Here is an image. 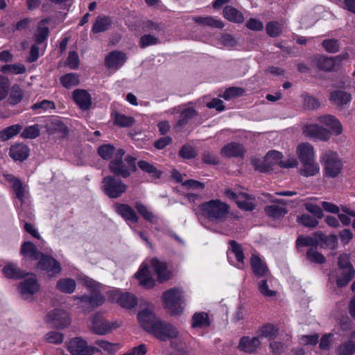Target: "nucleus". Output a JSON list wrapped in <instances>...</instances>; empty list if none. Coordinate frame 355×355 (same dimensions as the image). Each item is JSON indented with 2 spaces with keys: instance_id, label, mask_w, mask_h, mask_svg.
Segmentation results:
<instances>
[{
  "instance_id": "2",
  "label": "nucleus",
  "mask_w": 355,
  "mask_h": 355,
  "mask_svg": "<svg viewBox=\"0 0 355 355\" xmlns=\"http://www.w3.org/2000/svg\"><path fill=\"white\" fill-rule=\"evenodd\" d=\"M3 177L12 188L15 205L19 211V214L21 216L22 211L28 209L31 204L29 188L27 184L11 174L5 173L3 174Z\"/></svg>"
},
{
  "instance_id": "12",
  "label": "nucleus",
  "mask_w": 355,
  "mask_h": 355,
  "mask_svg": "<svg viewBox=\"0 0 355 355\" xmlns=\"http://www.w3.org/2000/svg\"><path fill=\"white\" fill-rule=\"evenodd\" d=\"M282 158V155L281 153L271 150L266 154L261 162L258 160L254 162V166L256 170L262 173H267L273 170L276 165L280 166Z\"/></svg>"
},
{
  "instance_id": "59",
  "label": "nucleus",
  "mask_w": 355,
  "mask_h": 355,
  "mask_svg": "<svg viewBox=\"0 0 355 355\" xmlns=\"http://www.w3.org/2000/svg\"><path fill=\"white\" fill-rule=\"evenodd\" d=\"M114 120V123L120 127H129L134 123L132 117L119 113L115 114Z\"/></svg>"
},
{
  "instance_id": "5",
  "label": "nucleus",
  "mask_w": 355,
  "mask_h": 355,
  "mask_svg": "<svg viewBox=\"0 0 355 355\" xmlns=\"http://www.w3.org/2000/svg\"><path fill=\"white\" fill-rule=\"evenodd\" d=\"M338 269L336 271V284L342 288L348 284L354 277L355 271L349 262V256L347 254H340L338 261Z\"/></svg>"
},
{
  "instance_id": "44",
  "label": "nucleus",
  "mask_w": 355,
  "mask_h": 355,
  "mask_svg": "<svg viewBox=\"0 0 355 355\" xmlns=\"http://www.w3.org/2000/svg\"><path fill=\"white\" fill-rule=\"evenodd\" d=\"M303 168L301 173L306 177L313 176L319 173L320 167L315 159L302 163Z\"/></svg>"
},
{
  "instance_id": "51",
  "label": "nucleus",
  "mask_w": 355,
  "mask_h": 355,
  "mask_svg": "<svg viewBox=\"0 0 355 355\" xmlns=\"http://www.w3.org/2000/svg\"><path fill=\"white\" fill-rule=\"evenodd\" d=\"M196 114V111L193 107H187L182 110L180 112V119L178 120V124L180 125L187 124L189 120L193 118Z\"/></svg>"
},
{
  "instance_id": "47",
  "label": "nucleus",
  "mask_w": 355,
  "mask_h": 355,
  "mask_svg": "<svg viewBox=\"0 0 355 355\" xmlns=\"http://www.w3.org/2000/svg\"><path fill=\"white\" fill-rule=\"evenodd\" d=\"M61 84L67 89L76 87L79 84V77L77 74L70 73L60 78Z\"/></svg>"
},
{
  "instance_id": "17",
  "label": "nucleus",
  "mask_w": 355,
  "mask_h": 355,
  "mask_svg": "<svg viewBox=\"0 0 355 355\" xmlns=\"http://www.w3.org/2000/svg\"><path fill=\"white\" fill-rule=\"evenodd\" d=\"M327 241V236L321 232H317L312 236H299L296 240V246H311L316 248L322 243H326Z\"/></svg>"
},
{
  "instance_id": "39",
  "label": "nucleus",
  "mask_w": 355,
  "mask_h": 355,
  "mask_svg": "<svg viewBox=\"0 0 355 355\" xmlns=\"http://www.w3.org/2000/svg\"><path fill=\"white\" fill-rule=\"evenodd\" d=\"M223 16L227 19L236 23H241L244 21L242 13L231 6H226L224 8Z\"/></svg>"
},
{
  "instance_id": "26",
  "label": "nucleus",
  "mask_w": 355,
  "mask_h": 355,
  "mask_svg": "<svg viewBox=\"0 0 355 355\" xmlns=\"http://www.w3.org/2000/svg\"><path fill=\"white\" fill-rule=\"evenodd\" d=\"M296 153L301 163L315 159L313 147L307 142L300 144L297 147Z\"/></svg>"
},
{
  "instance_id": "24",
  "label": "nucleus",
  "mask_w": 355,
  "mask_h": 355,
  "mask_svg": "<svg viewBox=\"0 0 355 355\" xmlns=\"http://www.w3.org/2000/svg\"><path fill=\"white\" fill-rule=\"evenodd\" d=\"M135 277L139 280V284L146 288H151L155 285V282L146 266H141L139 270L135 274Z\"/></svg>"
},
{
  "instance_id": "63",
  "label": "nucleus",
  "mask_w": 355,
  "mask_h": 355,
  "mask_svg": "<svg viewBox=\"0 0 355 355\" xmlns=\"http://www.w3.org/2000/svg\"><path fill=\"white\" fill-rule=\"evenodd\" d=\"M355 352V342L352 340L342 344L338 349L339 355H352Z\"/></svg>"
},
{
  "instance_id": "52",
  "label": "nucleus",
  "mask_w": 355,
  "mask_h": 355,
  "mask_svg": "<svg viewBox=\"0 0 355 355\" xmlns=\"http://www.w3.org/2000/svg\"><path fill=\"white\" fill-rule=\"evenodd\" d=\"M211 226L205 225L207 229L222 234L230 235L232 234L231 229L227 223H211Z\"/></svg>"
},
{
  "instance_id": "55",
  "label": "nucleus",
  "mask_w": 355,
  "mask_h": 355,
  "mask_svg": "<svg viewBox=\"0 0 355 355\" xmlns=\"http://www.w3.org/2000/svg\"><path fill=\"white\" fill-rule=\"evenodd\" d=\"M258 289L260 293L265 297H274L277 295V291L270 290L267 279H262L257 283Z\"/></svg>"
},
{
  "instance_id": "22",
  "label": "nucleus",
  "mask_w": 355,
  "mask_h": 355,
  "mask_svg": "<svg viewBox=\"0 0 355 355\" xmlns=\"http://www.w3.org/2000/svg\"><path fill=\"white\" fill-rule=\"evenodd\" d=\"M250 265L253 273L258 277H267L269 275V270L266 263L261 258L252 254L250 259Z\"/></svg>"
},
{
  "instance_id": "64",
  "label": "nucleus",
  "mask_w": 355,
  "mask_h": 355,
  "mask_svg": "<svg viewBox=\"0 0 355 355\" xmlns=\"http://www.w3.org/2000/svg\"><path fill=\"white\" fill-rule=\"evenodd\" d=\"M342 212L338 214V218L341 222H350L351 218H354L355 222V211L343 206L341 208Z\"/></svg>"
},
{
  "instance_id": "49",
  "label": "nucleus",
  "mask_w": 355,
  "mask_h": 355,
  "mask_svg": "<svg viewBox=\"0 0 355 355\" xmlns=\"http://www.w3.org/2000/svg\"><path fill=\"white\" fill-rule=\"evenodd\" d=\"M55 108L53 101L49 100H43L40 102L35 103L31 106V109L37 113L40 114L42 112H47Z\"/></svg>"
},
{
  "instance_id": "10",
  "label": "nucleus",
  "mask_w": 355,
  "mask_h": 355,
  "mask_svg": "<svg viewBox=\"0 0 355 355\" xmlns=\"http://www.w3.org/2000/svg\"><path fill=\"white\" fill-rule=\"evenodd\" d=\"M121 324V322L117 321L110 322L104 320L101 315L96 313L91 319L90 329L94 334L103 336L119 327Z\"/></svg>"
},
{
  "instance_id": "57",
  "label": "nucleus",
  "mask_w": 355,
  "mask_h": 355,
  "mask_svg": "<svg viewBox=\"0 0 355 355\" xmlns=\"http://www.w3.org/2000/svg\"><path fill=\"white\" fill-rule=\"evenodd\" d=\"M135 208L137 209L138 213L142 216L143 218L149 222H152L153 220H155V216L144 205L139 202H137L135 204Z\"/></svg>"
},
{
  "instance_id": "34",
  "label": "nucleus",
  "mask_w": 355,
  "mask_h": 355,
  "mask_svg": "<svg viewBox=\"0 0 355 355\" xmlns=\"http://www.w3.org/2000/svg\"><path fill=\"white\" fill-rule=\"evenodd\" d=\"M330 100L333 103L338 106H342L351 101L352 95L344 91L336 90L331 92Z\"/></svg>"
},
{
  "instance_id": "19",
  "label": "nucleus",
  "mask_w": 355,
  "mask_h": 355,
  "mask_svg": "<svg viewBox=\"0 0 355 355\" xmlns=\"http://www.w3.org/2000/svg\"><path fill=\"white\" fill-rule=\"evenodd\" d=\"M261 342L258 336H243L239 341L238 348L239 350L249 354H254L260 348Z\"/></svg>"
},
{
  "instance_id": "14",
  "label": "nucleus",
  "mask_w": 355,
  "mask_h": 355,
  "mask_svg": "<svg viewBox=\"0 0 355 355\" xmlns=\"http://www.w3.org/2000/svg\"><path fill=\"white\" fill-rule=\"evenodd\" d=\"M37 268L46 271L50 277L59 274L61 270L60 263L53 257L44 254H42Z\"/></svg>"
},
{
  "instance_id": "16",
  "label": "nucleus",
  "mask_w": 355,
  "mask_h": 355,
  "mask_svg": "<svg viewBox=\"0 0 355 355\" xmlns=\"http://www.w3.org/2000/svg\"><path fill=\"white\" fill-rule=\"evenodd\" d=\"M349 54L345 53L334 57H320L317 62L319 69L324 71H333L339 68L343 60H347Z\"/></svg>"
},
{
  "instance_id": "45",
  "label": "nucleus",
  "mask_w": 355,
  "mask_h": 355,
  "mask_svg": "<svg viewBox=\"0 0 355 355\" xmlns=\"http://www.w3.org/2000/svg\"><path fill=\"white\" fill-rule=\"evenodd\" d=\"M117 150L110 144H105L98 148V153L103 159H112L116 157Z\"/></svg>"
},
{
  "instance_id": "54",
  "label": "nucleus",
  "mask_w": 355,
  "mask_h": 355,
  "mask_svg": "<svg viewBox=\"0 0 355 355\" xmlns=\"http://www.w3.org/2000/svg\"><path fill=\"white\" fill-rule=\"evenodd\" d=\"M230 244L231 245V253L234 255L239 263L243 264L244 261V254L241 246L233 240L230 241Z\"/></svg>"
},
{
  "instance_id": "32",
  "label": "nucleus",
  "mask_w": 355,
  "mask_h": 355,
  "mask_svg": "<svg viewBox=\"0 0 355 355\" xmlns=\"http://www.w3.org/2000/svg\"><path fill=\"white\" fill-rule=\"evenodd\" d=\"M49 21V19L45 18L38 23L35 38L37 44H41L47 40L49 33V29L48 27Z\"/></svg>"
},
{
  "instance_id": "60",
  "label": "nucleus",
  "mask_w": 355,
  "mask_h": 355,
  "mask_svg": "<svg viewBox=\"0 0 355 355\" xmlns=\"http://www.w3.org/2000/svg\"><path fill=\"white\" fill-rule=\"evenodd\" d=\"M10 85L9 79L6 76L0 75V102L8 96Z\"/></svg>"
},
{
  "instance_id": "1",
  "label": "nucleus",
  "mask_w": 355,
  "mask_h": 355,
  "mask_svg": "<svg viewBox=\"0 0 355 355\" xmlns=\"http://www.w3.org/2000/svg\"><path fill=\"white\" fill-rule=\"evenodd\" d=\"M137 319L141 327L146 331L162 341L174 338L178 336V331L173 326L163 322L150 309L139 311Z\"/></svg>"
},
{
  "instance_id": "33",
  "label": "nucleus",
  "mask_w": 355,
  "mask_h": 355,
  "mask_svg": "<svg viewBox=\"0 0 355 355\" xmlns=\"http://www.w3.org/2000/svg\"><path fill=\"white\" fill-rule=\"evenodd\" d=\"M29 154V149L26 145L20 144L13 146L10 150V156L15 160L23 161Z\"/></svg>"
},
{
  "instance_id": "27",
  "label": "nucleus",
  "mask_w": 355,
  "mask_h": 355,
  "mask_svg": "<svg viewBox=\"0 0 355 355\" xmlns=\"http://www.w3.org/2000/svg\"><path fill=\"white\" fill-rule=\"evenodd\" d=\"M266 215L273 219H279L284 216L288 211L282 200H277V204L268 205L264 208Z\"/></svg>"
},
{
  "instance_id": "61",
  "label": "nucleus",
  "mask_w": 355,
  "mask_h": 355,
  "mask_svg": "<svg viewBox=\"0 0 355 355\" xmlns=\"http://www.w3.org/2000/svg\"><path fill=\"white\" fill-rule=\"evenodd\" d=\"M40 135V129L37 125L26 127L21 132V136L25 139H35Z\"/></svg>"
},
{
  "instance_id": "35",
  "label": "nucleus",
  "mask_w": 355,
  "mask_h": 355,
  "mask_svg": "<svg viewBox=\"0 0 355 355\" xmlns=\"http://www.w3.org/2000/svg\"><path fill=\"white\" fill-rule=\"evenodd\" d=\"M2 272L3 275L7 278L10 279H21L24 277L25 275H26V273L24 272L23 270H20L15 264L14 263H8L6 264Z\"/></svg>"
},
{
  "instance_id": "58",
  "label": "nucleus",
  "mask_w": 355,
  "mask_h": 355,
  "mask_svg": "<svg viewBox=\"0 0 355 355\" xmlns=\"http://www.w3.org/2000/svg\"><path fill=\"white\" fill-rule=\"evenodd\" d=\"M159 40L158 37L150 34H146L141 37L139 40V46L144 49L149 46L156 45L159 44Z\"/></svg>"
},
{
  "instance_id": "3",
  "label": "nucleus",
  "mask_w": 355,
  "mask_h": 355,
  "mask_svg": "<svg viewBox=\"0 0 355 355\" xmlns=\"http://www.w3.org/2000/svg\"><path fill=\"white\" fill-rule=\"evenodd\" d=\"M124 154L123 149L117 150L116 157L109 164V170L116 176L127 178L137 171L136 159L130 155L125 156L123 159Z\"/></svg>"
},
{
  "instance_id": "18",
  "label": "nucleus",
  "mask_w": 355,
  "mask_h": 355,
  "mask_svg": "<svg viewBox=\"0 0 355 355\" xmlns=\"http://www.w3.org/2000/svg\"><path fill=\"white\" fill-rule=\"evenodd\" d=\"M304 132L310 138L322 141L328 140L331 135L329 130L317 124L306 125L304 128Z\"/></svg>"
},
{
  "instance_id": "6",
  "label": "nucleus",
  "mask_w": 355,
  "mask_h": 355,
  "mask_svg": "<svg viewBox=\"0 0 355 355\" xmlns=\"http://www.w3.org/2000/svg\"><path fill=\"white\" fill-rule=\"evenodd\" d=\"M324 175L329 178L338 176L343 168V162L336 152L327 150L320 157Z\"/></svg>"
},
{
  "instance_id": "13",
  "label": "nucleus",
  "mask_w": 355,
  "mask_h": 355,
  "mask_svg": "<svg viewBox=\"0 0 355 355\" xmlns=\"http://www.w3.org/2000/svg\"><path fill=\"white\" fill-rule=\"evenodd\" d=\"M73 298L75 300H78L81 303V306L88 311L101 306L105 300L104 296L99 292L81 296H73Z\"/></svg>"
},
{
  "instance_id": "7",
  "label": "nucleus",
  "mask_w": 355,
  "mask_h": 355,
  "mask_svg": "<svg viewBox=\"0 0 355 355\" xmlns=\"http://www.w3.org/2000/svg\"><path fill=\"white\" fill-rule=\"evenodd\" d=\"M165 307L173 315H179L183 311L182 291L178 288H172L163 293Z\"/></svg>"
},
{
  "instance_id": "20",
  "label": "nucleus",
  "mask_w": 355,
  "mask_h": 355,
  "mask_svg": "<svg viewBox=\"0 0 355 355\" xmlns=\"http://www.w3.org/2000/svg\"><path fill=\"white\" fill-rule=\"evenodd\" d=\"M127 59L126 55L121 51L110 52L105 58V65L109 69H118L121 67Z\"/></svg>"
},
{
  "instance_id": "9",
  "label": "nucleus",
  "mask_w": 355,
  "mask_h": 355,
  "mask_svg": "<svg viewBox=\"0 0 355 355\" xmlns=\"http://www.w3.org/2000/svg\"><path fill=\"white\" fill-rule=\"evenodd\" d=\"M44 320L46 324L58 329L67 327L71 322L69 313L60 309H55L49 311L45 316Z\"/></svg>"
},
{
  "instance_id": "30",
  "label": "nucleus",
  "mask_w": 355,
  "mask_h": 355,
  "mask_svg": "<svg viewBox=\"0 0 355 355\" xmlns=\"http://www.w3.org/2000/svg\"><path fill=\"white\" fill-rule=\"evenodd\" d=\"M221 155L224 157H241L244 153L243 146L238 143L231 142L221 149Z\"/></svg>"
},
{
  "instance_id": "48",
  "label": "nucleus",
  "mask_w": 355,
  "mask_h": 355,
  "mask_svg": "<svg viewBox=\"0 0 355 355\" xmlns=\"http://www.w3.org/2000/svg\"><path fill=\"white\" fill-rule=\"evenodd\" d=\"M193 20L196 23L203 26H208L218 28H221L223 26V23L220 21L216 20L211 17H196L193 18Z\"/></svg>"
},
{
  "instance_id": "21",
  "label": "nucleus",
  "mask_w": 355,
  "mask_h": 355,
  "mask_svg": "<svg viewBox=\"0 0 355 355\" xmlns=\"http://www.w3.org/2000/svg\"><path fill=\"white\" fill-rule=\"evenodd\" d=\"M113 300L123 308L130 309L137 304V299L135 295L130 293H121L119 291L114 293Z\"/></svg>"
},
{
  "instance_id": "11",
  "label": "nucleus",
  "mask_w": 355,
  "mask_h": 355,
  "mask_svg": "<svg viewBox=\"0 0 355 355\" xmlns=\"http://www.w3.org/2000/svg\"><path fill=\"white\" fill-rule=\"evenodd\" d=\"M67 348L72 355H92L100 352L97 347L89 346L81 337H76L69 340Z\"/></svg>"
},
{
  "instance_id": "29",
  "label": "nucleus",
  "mask_w": 355,
  "mask_h": 355,
  "mask_svg": "<svg viewBox=\"0 0 355 355\" xmlns=\"http://www.w3.org/2000/svg\"><path fill=\"white\" fill-rule=\"evenodd\" d=\"M151 266L156 272L159 282H163L169 279V273L167 270L166 263L161 261L157 258H153L150 261Z\"/></svg>"
},
{
  "instance_id": "50",
  "label": "nucleus",
  "mask_w": 355,
  "mask_h": 355,
  "mask_svg": "<svg viewBox=\"0 0 355 355\" xmlns=\"http://www.w3.org/2000/svg\"><path fill=\"white\" fill-rule=\"evenodd\" d=\"M138 167L145 173L152 175L153 177L158 178L160 177L161 173L153 164L146 161H139Z\"/></svg>"
},
{
  "instance_id": "15",
  "label": "nucleus",
  "mask_w": 355,
  "mask_h": 355,
  "mask_svg": "<svg viewBox=\"0 0 355 355\" xmlns=\"http://www.w3.org/2000/svg\"><path fill=\"white\" fill-rule=\"evenodd\" d=\"M18 289L23 299H31L32 295L40 289V285L35 275L31 274L28 278L21 282L19 284Z\"/></svg>"
},
{
  "instance_id": "25",
  "label": "nucleus",
  "mask_w": 355,
  "mask_h": 355,
  "mask_svg": "<svg viewBox=\"0 0 355 355\" xmlns=\"http://www.w3.org/2000/svg\"><path fill=\"white\" fill-rule=\"evenodd\" d=\"M320 123H322L330 128L332 133L338 135L343 132V127L339 120L333 115L327 114L321 116L318 119Z\"/></svg>"
},
{
  "instance_id": "53",
  "label": "nucleus",
  "mask_w": 355,
  "mask_h": 355,
  "mask_svg": "<svg viewBox=\"0 0 355 355\" xmlns=\"http://www.w3.org/2000/svg\"><path fill=\"white\" fill-rule=\"evenodd\" d=\"M282 24L277 21H270L266 26V31L270 37H277L282 32Z\"/></svg>"
},
{
  "instance_id": "38",
  "label": "nucleus",
  "mask_w": 355,
  "mask_h": 355,
  "mask_svg": "<svg viewBox=\"0 0 355 355\" xmlns=\"http://www.w3.org/2000/svg\"><path fill=\"white\" fill-rule=\"evenodd\" d=\"M259 338H267L268 340L275 338L278 334V328L272 324H266L258 330Z\"/></svg>"
},
{
  "instance_id": "46",
  "label": "nucleus",
  "mask_w": 355,
  "mask_h": 355,
  "mask_svg": "<svg viewBox=\"0 0 355 355\" xmlns=\"http://www.w3.org/2000/svg\"><path fill=\"white\" fill-rule=\"evenodd\" d=\"M24 92L23 90L20 88L18 85H14L11 87V90L10 92L9 97H8V103L10 105H17L18 104L23 98Z\"/></svg>"
},
{
  "instance_id": "56",
  "label": "nucleus",
  "mask_w": 355,
  "mask_h": 355,
  "mask_svg": "<svg viewBox=\"0 0 355 355\" xmlns=\"http://www.w3.org/2000/svg\"><path fill=\"white\" fill-rule=\"evenodd\" d=\"M306 257L311 262L316 263H323L326 261L325 257L314 248H311L308 250Z\"/></svg>"
},
{
  "instance_id": "40",
  "label": "nucleus",
  "mask_w": 355,
  "mask_h": 355,
  "mask_svg": "<svg viewBox=\"0 0 355 355\" xmlns=\"http://www.w3.org/2000/svg\"><path fill=\"white\" fill-rule=\"evenodd\" d=\"M236 204L241 209L244 211H252L255 208L254 198L245 193H241V198Z\"/></svg>"
},
{
  "instance_id": "8",
  "label": "nucleus",
  "mask_w": 355,
  "mask_h": 355,
  "mask_svg": "<svg viewBox=\"0 0 355 355\" xmlns=\"http://www.w3.org/2000/svg\"><path fill=\"white\" fill-rule=\"evenodd\" d=\"M101 187L103 192L110 198L121 196L128 189V186L121 180L113 175L105 177Z\"/></svg>"
},
{
  "instance_id": "28",
  "label": "nucleus",
  "mask_w": 355,
  "mask_h": 355,
  "mask_svg": "<svg viewBox=\"0 0 355 355\" xmlns=\"http://www.w3.org/2000/svg\"><path fill=\"white\" fill-rule=\"evenodd\" d=\"M115 212L121 216L125 220H135L137 222V218L134 209L127 204L116 203L114 205Z\"/></svg>"
},
{
  "instance_id": "4",
  "label": "nucleus",
  "mask_w": 355,
  "mask_h": 355,
  "mask_svg": "<svg viewBox=\"0 0 355 355\" xmlns=\"http://www.w3.org/2000/svg\"><path fill=\"white\" fill-rule=\"evenodd\" d=\"M202 214L208 218L223 219L228 214L230 207L220 200H211L199 206Z\"/></svg>"
},
{
  "instance_id": "37",
  "label": "nucleus",
  "mask_w": 355,
  "mask_h": 355,
  "mask_svg": "<svg viewBox=\"0 0 355 355\" xmlns=\"http://www.w3.org/2000/svg\"><path fill=\"white\" fill-rule=\"evenodd\" d=\"M75 280L71 278H62L56 284V288L62 293L71 294L76 290Z\"/></svg>"
},
{
  "instance_id": "23",
  "label": "nucleus",
  "mask_w": 355,
  "mask_h": 355,
  "mask_svg": "<svg viewBox=\"0 0 355 355\" xmlns=\"http://www.w3.org/2000/svg\"><path fill=\"white\" fill-rule=\"evenodd\" d=\"M73 98L81 110H88L92 105L91 96L86 90L76 89L73 92Z\"/></svg>"
},
{
  "instance_id": "62",
  "label": "nucleus",
  "mask_w": 355,
  "mask_h": 355,
  "mask_svg": "<svg viewBox=\"0 0 355 355\" xmlns=\"http://www.w3.org/2000/svg\"><path fill=\"white\" fill-rule=\"evenodd\" d=\"M45 339L49 343L59 345L63 342L64 335L60 332L52 331L46 334Z\"/></svg>"
},
{
  "instance_id": "43",
  "label": "nucleus",
  "mask_w": 355,
  "mask_h": 355,
  "mask_svg": "<svg viewBox=\"0 0 355 355\" xmlns=\"http://www.w3.org/2000/svg\"><path fill=\"white\" fill-rule=\"evenodd\" d=\"M26 71L25 66L20 63L6 64L1 67V71L6 74H22Z\"/></svg>"
},
{
  "instance_id": "42",
  "label": "nucleus",
  "mask_w": 355,
  "mask_h": 355,
  "mask_svg": "<svg viewBox=\"0 0 355 355\" xmlns=\"http://www.w3.org/2000/svg\"><path fill=\"white\" fill-rule=\"evenodd\" d=\"M21 128V125L19 124H15L4 128L0 131V139L2 141H7L10 139L14 136L17 135Z\"/></svg>"
},
{
  "instance_id": "36",
  "label": "nucleus",
  "mask_w": 355,
  "mask_h": 355,
  "mask_svg": "<svg viewBox=\"0 0 355 355\" xmlns=\"http://www.w3.org/2000/svg\"><path fill=\"white\" fill-rule=\"evenodd\" d=\"M112 23L111 18L107 16H98L92 26V32L98 33L107 31Z\"/></svg>"
},
{
  "instance_id": "31",
  "label": "nucleus",
  "mask_w": 355,
  "mask_h": 355,
  "mask_svg": "<svg viewBox=\"0 0 355 355\" xmlns=\"http://www.w3.org/2000/svg\"><path fill=\"white\" fill-rule=\"evenodd\" d=\"M21 254L31 260H37L40 259L43 253L40 252L36 246L31 241H25L21 247Z\"/></svg>"
},
{
  "instance_id": "41",
  "label": "nucleus",
  "mask_w": 355,
  "mask_h": 355,
  "mask_svg": "<svg viewBox=\"0 0 355 355\" xmlns=\"http://www.w3.org/2000/svg\"><path fill=\"white\" fill-rule=\"evenodd\" d=\"M209 324V315L207 313H196L192 317L191 327L193 328L208 327Z\"/></svg>"
}]
</instances>
